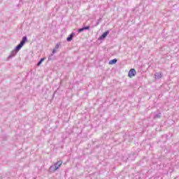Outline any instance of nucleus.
<instances>
[{"label": "nucleus", "mask_w": 179, "mask_h": 179, "mask_svg": "<svg viewBox=\"0 0 179 179\" xmlns=\"http://www.w3.org/2000/svg\"><path fill=\"white\" fill-rule=\"evenodd\" d=\"M117 61L118 60L117 59H113L109 61V64L114 65V64H115L116 62H117Z\"/></svg>", "instance_id": "nucleus-11"}, {"label": "nucleus", "mask_w": 179, "mask_h": 179, "mask_svg": "<svg viewBox=\"0 0 179 179\" xmlns=\"http://www.w3.org/2000/svg\"><path fill=\"white\" fill-rule=\"evenodd\" d=\"M52 57H54V55H50L48 57V61H51V60H52Z\"/></svg>", "instance_id": "nucleus-15"}, {"label": "nucleus", "mask_w": 179, "mask_h": 179, "mask_svg": "<svg viewBox=\"0 0 179 179\" xmlns=\"http://www.w3.org/2000/svg\"><path fill=\"white\" fill-rule=\"evenodd\" d=\"M73 37H75V32H72L66 38V41L68 42H71V40L73 39Z\"/></svg>", "instance_id": "nucleus-6"}, {"label": "nucleus", "mask_w": 179, "mask_h": 179, "mask_svg": "<svg viewBox=\"0 0 179 179\" xmlns=\"http://www.w3.org/2000/svg\"><path fill=\"white\" fill-rule=\"evenodd\" d=\"M44 61H45V57H42L37 63V66H40V65H41V64H43V62H44Z\"/></svg>", "instance_id": "nucleus-10"}, {"label": "nucleus", "mask_w": 179, "mask_h": 179, "mask_svg": "<svg viewBox=\"0 0 179 179\" xmlns=\"http://www.w3.org/2000/svg\"><path fill=\"white\" fill-rule=\"evenodd\" d=\"M55 52H57V50L53 49V50H52V55H54V54H55Z\"/></svg>", "instance_id": "nucleus-17"}, {"label": "nucleus", "mask_w": 179, "mask_h": 179, "mask_svg": "<svg viewBox=\"0 0 179 179\" xmlns=\"http://www.w3.org/2000/svg\"><path fill=\"white\" fill-rule=\"evenodd\" d=\"M58 48H59V44H56L55 45V50H58Z\"/></svg>", "instance_id": "nucleus-16"}, {"label": "nucleus", "mask_w": 179, "mask_h": 179, "mask_svg": "<svg viewBox=\"0 0 179 179\" xmlns=\"http://www.w3.org/2000/svg\"><path fill=\"white\" fill-rule=\"evenodd\" d=\"M101 20H102V19H101V18H99V19L97 20L96 23L95 24V26H99V24H100V22H101Z\"/></svg>", "instance_id": "nucleus-14"}, {"label": "nucleus", "mask_w": 179, "mask_h": 179, "mask_svg": "<svg viewBox=\"0 0 179 179\" xmlns=\"http://www.w3.org/2000/svg\"><path fill=\"white\" fill-rule=\"evenodd\" d=\"M27 42H29V41H27V36H23V45H24Z\"/></svg>", "instance_id": "nucleus-12"}, {"label": "nucleus", "mask_w": 179, "mask_h": 179, "mask_svg": "<svg viewBox=\"0 0 179 179\" xmlns=\"http://www.w3.org/2000/svg\"><path fill=\"white\" fill-rule=\"evenodd\" d=\"M154 76L156 80H159L162 79L163 75L162 74V73H155Z\"/></svg>", "instance_id": "nucleus-7"}, {"label": "nucleus", "mask_w": 179, "mask_h": 179, "mask_svg": "<svg viewBox=\"0 0 179 179\" xmlns=\"http://www.w3.org/2000/svg\"><path fill=\"white\" fill-rule=\"evenodd\" d=\"M136 75V70L135 69H131L128 73L129 78H132Z\"/></svg>", "instance_id": "nucleus-3"}, {"label": "nucleus", "mask_w": 179, "mask_h": 179, "mask_svg": "<svg viewBox=\"0 0 179 179\" xmlns=\"http://www.w3.org/2000/svg\"><path fill=\"white\" fill-rule=\"evenodd\" d=\"M85 30H90V25L84 26L82 28H79L78 29V33H82L85 31Z\"/></svg>", "instance_id": "nucleus-4"}, {"label": "nucleus", "mask_w": 179, "mask_h": 179, "mask_svg": "<svg viewBox=\"0 0 179 179\" xmlns=\"http://www.w3.org/2000/svg\"><path fill=\"white\" fill-rule=\"evenodd\" d=\"M49 173H55L57 171V169H55V166L54 165H52L49 168Z\"/></svg>", "instance_id": "nucleus-9"}, {"label": "nucleus", "mask_w": 179, "mask_h": 179, "mask_svg": "<svg viewBox=\"0 0 179 179\" xmlns=\"http://www.w3.org/2000/svg\"><path fill=\"white\" fill-rule=\"evenodd\" d=\"M22 47L23 38H22L20 43L15 48V49L11 51L10 54L8 56V59L13 58V57H15L16 54H17L20 51V50H22Z\"/></svg>", "instance_id": "nucleus-1"}, {"label": "nucleus", "mask_w": 179, "mask_h": 179, "mask_svg": "<svg viewBox=\"0 0 179 179\" xmlns=\"http://www.w3.org/2000/svg\"><path fill=\"white\" fill-rule=\"evenodd\" d=\"M110 34V31L107 30L106 31L103 32L98 38L99 41H103L106 39V38Z\"/></svg>", "instance_id": "nucleus-2"}, {"label": "nucleus", "mask_w": 179, "mask_h": 179, "mask_svg": "<svg viewBox=\"0 0 179 179\" xmlns=\"http://www.w3.org/2000/svg\"><path fill=\"white\" fill-rule=\"evenodd\" d=\"M145 163H148V159L146 157H143L138 163L139 166H143Z\"/></svg>", "instance_id": "nucleus-8"}, {"label": "nucleus", "mask_w": 179, "mask_h": 179, "mask_svg": "<svg viewBox=\"0 0 179 179\" xmlns=\"http://www.w3.org/2000/svg\"><path fill=\"white\" fill-rule=\"evenodd\" d=\"M162 117V113H157L154 115V118H161Z\"/></svg>", "instance_id": "nucleus-13"}, {"label": "nucleus", "mask_w": 179, "mask_h": 179, "mask_svg": "<svg viewBox=\"0 0 179 179\" xmlns=\"http://www.w3.org/2000/svg\"><path fill=\"white\" fill-rule=\"evenodd\" d=\"M55 166V170H58L61 166H62V161H57L53 165Z\"/></svg>", "instance_id": "nucleus-5"}]
</instances>
